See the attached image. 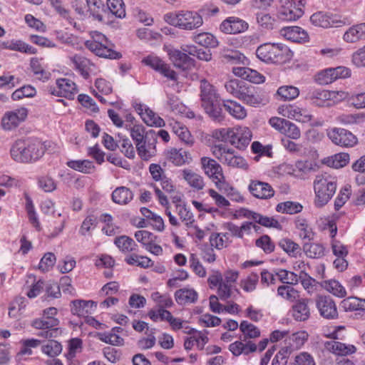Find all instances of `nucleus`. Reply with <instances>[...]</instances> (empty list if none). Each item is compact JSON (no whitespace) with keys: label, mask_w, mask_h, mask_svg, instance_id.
<instances>
[{"label":"nucleus","mask_w":365,"mask_h":365,"mask_svg":"<svg viewBox=\"0 0 365 365\" xmlns=\"http://www.w3.org/2000/svg\"><path fill=\"white\" fill-rule=\"evenodd\" d=\"M246 86V83L237 79H231L225 84L226 91L238 99L241 96L242 91L245 90Z\"/></svg>","instance_id":"41"},{"label":"nucleus","mask_w":365,"mask_h":365,"mask_svg":"<svg viewBox=\"0 0 365 365\" xmlns=\"http://www.w3.org/2000/svg\"><path fill=\"white\" fill-rule=\"evenodd\" d=\"M302 208V205L299 202L287 201L279 203L277 205L276 210L279 212L293 215L300 212Z\"/></svg>","instance_id":"49"},{"label":"nucleus","mask_w":365,"mask_h":365,"mask_svg":"<svg viewBox=\"0 0 365 365\" xmlns=\"http://www.w3.org/2000/svg\"><path fill=\"white\" fill-rule=\"evenodd\" d=\"M45 147L37 140H18L11 148V156L18 163L36 161L43 156Z\"/></svg>","instance_id":"1"},{"label":"nucleus","mask_w":365,"mask_h":365,"mask_svg":"<svg viewBox=\"0 0 365 365\" xmlns=\"http://www.w3.org/2000/svg\"><path fill=\"white\" fill-rule=\"evenodd\" d=\"M200 165L205 175L212 182L218 180L220 177L222 178V175H224L222 168L215 159L210 157H202Z\"/></svg>","instance_id":"16"},{"label":"nucleus","mask_w":365,"mask_h":365,"mask_svg":"<svg viewBox=\"0 0 365 365\" xmlns=\"http://www.w3.org/2000/svg\"><path fill=\"white\" fill-rule=\"evenodd\" d=\"M281 36L297 43H305L309 40L307 32L299 26H285L280 30Z\"/></svg>","instance_id":"18"},{"label":"nucleus","mask_w":365,"mask_h":365,"mask_svg":"<svg viewBox=\"0 0 365 365\" xmlns=\"http://www.w3.org/2000/svg\"><path fill=\"white\" fill-rule=\"evenodd\" d=\"M328 350L337 355H348L356 351V348L354 345L346 344L339 341H329L326 344Z\"/></svg>","instance_id":"32"},{"label":"nucleus","mask_w":365,"mask_h":365,"mask_svg":"<svg viewBox=\"0 0 365 365\" xmlns=\"http://www.w3.org/2000/svg\"><path fill=\"white\" fill-rule=\"evenodd\" d=\"M278 111L284 117L304 123L309 122L312 118V115L307 109L300 108L295 104L281 106Z\"/></svg>","instance_id":"10"},{"label":"nucleus","mask_w":365,"mask_h":365,"mask_svg":"<svg viewBox=\"0 0 365 365\" xmlns=\"http://www.w3.org/2000/svg\"><path fill=\"white\" fill-rule=\"evenodd\" d=\"M169 56L176 68L187 70L194 66L195 61L183 51L172 50L169 52Z\"/></svg>","instance_id":"20"},{"label":"nucleus","mask_w":365,"mask_h":365,"mask_svg":"<svg viewBox=\"0 0 365 365\" xmlns=\"http://www.w3.org/2000/svg\"><path fill=\"white\" fill-rule=\"evenodd\" d=\"M77 93L76 83L68 78L56 80V87L51 89V93L57 96L73 99Z\"/></svg>","instance_id":"15"},{"label":"nucleus","mask_w":365,"mask_h":365,"mask_svg":"<svg viewBox=\"0 0 365 365\" xmlns=\"http://www.w3.org/2000/svg\"><path fill=\"white\" fill-rule=\"evenodd\" d=\"M67 165L75 170L84 173H90L95 168L93 162L88 160H70L67 163Z\"/></svg>","instance_id":"50"},{"label":"nucleus","mask_w":365,"mask_h":365,"mask_svg":"<svg viewBox=\"0 0 365 365\" xmlns=\"http://www.w3.org/2000/svg\"><path fill=\"white\" fill-rule=\"evenodd\" d=\"M336 93L334 91H329L327 90H314L309 93V98L312 103L317 106L322 107L329 106L327 101L335 97Z\"/></svg>","instance_id":"27"},{"label":"nucleus","mask_w":365,"mask_h":365,"mask_svg":"<svg viewBox=\"0 0 365 365\" xmlns=\"http://www.w3.org/2000/svg\"><path fill=\"white\" fill-rule=\"evenodd\" d=\"M176 211L180 219L187 227H190L195 222L192 213L185 206L180 204L176 205Z\"/></svg>","instance_id":"59"},{"label":"nucleus","mask_w":365,"mask_h":365,"mask_svg":"<svg viewBox=\"0 0 365 365\" xmlns=\"http://www.w3.org/2000/svg\"><path fill=\"white\" fill-rule=\"evenodd\" d=\"M173 131L178 138L185 143L192 145L193 143V138L191 136L190 131L187 128L178 122H175L173 125Z\"/></svg>","instance_id":"53"},{"label":"nucleus","mask_w":365,"mask_h":365,"mask_svg":"<svg viewBox=\"0 0 365 365\" xmlns=\"http://www.w3.org/2000/svg\"><path fill=\"white\" fill-rule=\"evenodd\" d=\"M215 137L224 142H229L240 150L245 149L252 139V132L247 127L222 128L215 133Z\"/></svg>","instance_id":"6"},{"label":"nucleus","mask_w":365,"mask_h":365,"mask_svg":"<svg viewBox=\"0 0 365 365\" xmlns=\"http://www.w3.org/2000/svg\"><path fill=\"white\" fill-rule=\"evenodd\" d=\"M98 338L101 341L113 346H122L124 342V340L122 337H120L118 334L111 331L98 333Z\"/></svg>","instance_id":"56"},{"label":"nucleus","mask_w":365,"mask_h":365,"mask_svg":"<svg viewBox=\"0 0 365 365\" xmlns=\"http://www.w3.org/2000/svg\"><path fill=\"white\" fill-rule=\"evenodd\" d=\"M248 190L255 197L259 199H269L274 195V190L269 183L257 180H250Z\"/></svg>","instance_id":"17"},{"label":"nucleus","mask_w":365,"mask_h":365,"mask_svg":"<svg viewBox=\"0 0 365 365\" xmlns=\"http://www.w3.org/2000/svg\"><path fill=\"white\" fill-rule=\"evenodd\" d=\"M299 90L294 86H282L277 91L276 95L283 101H292L298 97Z\"/></svg>","instance_id":"45"},{"label":"nucleus","mask_w":365,"mask_h":365,"mask_svg":"<svg viewBox=\"0 0 365 365\" xmlns=\"http://www.w3.org/2000/svg\"><path fill=\"white\" fill-rule=\"evenodd\" d=\"M4 48L11 51H16L29 54H34L36 53V49L35 48L20 40H13L10 42L4 43Z\"/></svg>","instance_id":"43"},{"label":"nucleus","mask_w":365,"mask_h":365,"mask_svg":"<svg viewBox=\"0 0 365 365\" xmlns=\"http://www.w3.org/2000/svg\"><path fill=\"white\" fill-rule=\"evenodd\" d=\"M256 55L266 63H282L290 59L291 51L282 43H267L257 48Z\"/></svg>","instance_id":"5"},{"label":"nucleus","mask_w":365,"mask_h":365,"mask_svg":"<svg viewBox=\"0 0 365 365\" xmlns=\"http://www.w3.org/2000/svg\"><path fill=\"white\" fill-rule=\"evenodd\" d=\"M327 135L332 143L341 147H353L358 142L352 133L344 128H331L327 131Z\"/></svg>","instance_id":"9"},{"label":"nucleus","mask_w":365,"mask_h":365,"mask_svg":"<svg viewBox=\"0 0 365 365\" xmlns=\"http://www.w3.org/2000/svg\"><path fill=\"white\" fill-rule=\"evenodd\" d=\"M167 108L175 115L183 114L186 111V107L180 99L172 94L168 95Z\"/></svg>","instance_id":"52"},{"label":"nucleus","mask_w":365,"mask_h":365,"mask_svg":"<svg viewBox=\"0 0 365 365\" xmlns=\"http://www.w3.org/2000/svg\"><path fill=\"white\" fill-rule=\"evenodd\" d=\"M258 282L259 275L256 272H252L240 280V286L245 292H252L256 289Z\"/></svg>","instance_id":"51"},{"label":"nucleus","mask_w":365,"mask_h":365,"mask_svg":"<svg viewBox=\"0 0 365 365\" xmlns=\"http://www.w3.org/2000/svg\"><path fill=\"white\" fill-rule=\"evenodd\" d=\"M341 307L345 311H355L365 309V299L355 297H349L341 301Z\"/></svg>","instance_id":"44"},{"label":"nucleus","mask_w":365,"mask_h":365,"mask_svg":"<svg viewBox=\"0 0 365 365\" xmlns=\"http://www.w3.org/2000/svg\"><path fill=\"white\" fill-rule=\"evenodd\" d=\"M182 177L195 190H201L205 185L203 177L190 169L182 170Z\"/></svg>","instance_id":"23"},{"label":"nucleus","mask_w":365,"mask_h":365,"mask_svg":"<svg viewBox=\"0 0 365 365\" xmlns=\"http://www.w3.org/2000/svg\"><path fill=\"white\" fill-rule=\"evenodd\" d=\"M277 294L282 298L294 302L299 297V292L291 286L281 285L277 289Z\"/></svg>","instance_id":"58"},{"label":"nucleus","mask_w":365,"mask_h":365,"mask_svg":"<svg viewBox=\"0 0 365 365\" xmlns=\"http://www.w3.org/2000/svg\"><path fill=\"white\" fill-rule=\"evenodd\" d=\"M248 27L247 22L236 16L227 17L220 25V31L227 34L245 32L248 29Z\"/></svg>","instance_id":"14"},{"label":"nucleus","mask_w":365,"mask_h":365,"mask_svg":"<svg viewBox=\"0 0 365 365\" xmlns=\"http://www.w3.org/2000/svg\"><path fill=\"white\" fill-rule=\"evenodd\" d=\"M294 225L299 232L300 238L308 241L314 239V233L306 219L297 217L294 221Z\"/></svg>","instance_id":"35"},{"label":"nucleus","mask_w":365,"mask_h":365,"mask_svg":"<svg viewBox=\"0 0 365 365\" xmlns=\"http://www.w3.org/2000/svg\"><path fill=\"white\" fill-rule=\"evenodd\" d=\"M343 40L349 43H356L365 41V23L350 26L344 34Z\"/></svg>","instance_id":"19"},{"label":"nucleus","mask_w":365,"mask_h":365,"mask_svg":"<svg viewBox=\"0 0 365 365\" xmlns=\"http://www.w3.org/2000/svg\"><path fill=\"white\" fill-rule=\"evenodd\" d=\"M108 9L116 17L122 19L125 16V4L123 0H108Z\"/></svg>","instance_id":"54"},{"label":"nucleus","mask_w":365,"mask_h":365,"mask_svg":"<svg viewBox=\"0 0 365 365\" xmlns=\"http://www.w3.org/2000/svg\"><path fill=\"white\" fill-rule=\"evenodd\" d=\"M292 316L297 321L303 322L309 319L310 309L308 306V299L299 300L292 307Z\"/></svg>","instance_id":"31"},{"label":"nucleus","mask_w":365,"mask_h":365,"mask_svg":"<svg viewBox=\"0 0 365 365\" xmlns=\"http://www.w3.org/2000/svg\"><path fill=\"white\" fill-rule=\"evenodd\" d=\"M219 96L216 93L213 86H212L207 81L202 79L200 81V98L202 104L210 102Z\"/></svg>","instance_id":"38"},{"label":"nucleus","mask_w":365,"mask_h":365,"mask_svg":"<svg viewBox=\"0 0 365 365\" xmlns=\"http://www.w3.org/2000/svg\"><path fill=\"white\" fill-rule=\"evenodd\" d=\"M202 106L209 116L214 120L220 122L224 119L222 108L223 103H221L219 98L211 101L210 102L203 103L202 104Z\"/></svg>","instance_id":"24"},{"label":"nucleus","mask_w":365,"mask_h":365,"mask_svg":"<svg viewBox=\"0 0 365 365\" xmlns=\"http://www.w3.org/2000/svg\"><path fill=\"white\" fill-rule=\"evenodd\" d=\"M192 39L195 43L206 48H216L219 43L216 37L208 32L193 35Z\"/></svg>","instance_id":"36"},{"label":"nucleus","mask_w":365,"mask_h":365,"mask_svg":"<svg viewBox=\"0 0 365 365\" xmlns=\"http://www.w3.org/2000/svg\"><path fill=\"white\" fill-rule=\"evenodd\" d=\"M115 244L123 252H130L135 251L138 247L135 241L125 235L115 238Z\"/></svg>","instance_id":"47"},{"label":"nucleus","mask_w":365,"mask_h":365,"mask_svg":"<svg viewBox=\"0 0 365 365\" xmlns=\"http://www.w3.org/2000/svg\"><path fill=\"white\" fill-rule=\"evenodd\" d=\"M279 246L291 257H297L301 252L300 246L288 238L280 240Z\"/></svg>","instance_id":"48"},{"label":"nucleus","mask_w":365,"mask_h":365,"mask_svg":"<svg viewBox=\"0 0 365 365\" xmlns=\"http://www.w3.org/2000/svg\"><path fill=\"white\" fill-rule=\"evenodd\" d=\"M133 198V192L124 186L115 188L112 193L113 201L118 205H127Z\"/></svg>","instance_id":"34"},{"label":"nucleus","mask_w":365,"mask_h":365,"mask_svg":"<svg viewBox=\"0 0 365 365\" xmlns=\"http://www.w3.org/2000/svg\"><path fill=\"white\" fill-rule=\"evenodd\" d=\"M240 329L244 335L243 341H246L247 338H257L260 335L259 329L254 324L249 323L247 321H242L241 322Z\"/></svg>","instance_id":"55"},{"label":"nucleus","mask_w":365,"mask_h":365,"mask_svg":"<svg viewBox=\"0 0 365 365\" xmlns=\"http://www.w3.org/2000/svg\"><path fill=\"white\" fill-rule=\"evenodd\" d=\"M111 43L102 33L97 31L90 32V39L85 41L84 46L96 56L110 59H119L120 53L110 48Z\"/></svg>","instance_id":"4"},{"label":"nucleus","mask_w":365,"mask_h":365,"mask_svg":"<svg viewBox=\"0 0 365 365\" xmlns=\"http://www.w3.org/2000/svg\"><path fill=\"white\" fill-rule=\"evenodd\" d=\"M321 285L327 292L338 297L343 298L346 294L345 288L335 279L323 281Z\"/></svg>","instance_id":"39"},{"label":"nucleus","mask_w":365,"mask_h":365,"mask_svg":"<svg viewBox=\"0 0 365 365\" xmlns=\"http://www.w3.org/2000/svg\"><path fill=\"white\" fill-rule=\"evenodd\" d=\"M314 203L322 207L328 203L336 190V178L327 173L317 175L313 182Z\"/></svg>","instance_id":"2"},{"label":"nucleus","mask_w":365,"mask_h":365,"mask_svg":"<svg viewBox=\"0 0 365 365\" xmlns=\"http://www.w3.org/2000/svg\"><path fill=\"white\" fill-rule=\"evenodd\" d=\"M316 306L322 317L327 319H334L338 317L336 303L331 297L326 295L317 296Z\"/></svg>","instance_id":"11"},{"label":"nucleus","mask_w":365,"mask_h":365,"mask_svg":"<svg viewBox=\"0 0 365 365\" xmlns=\"http://www.w3.org/2000/svg\"><path fill=\"white\" fill-rule=\"evenodd\" d=\"M157 135L155 132L150 131L147 134L145 140L135 147L138 155L143 160H148L156 155Z\"/></svg>","instance_id":"12"},{"label":"nucleus","mask_w":365,"mask_h":365,"mask_svg":"<svg viewBox=\"0 0 365 365\" xmlns=\"http://www.w3.org/2000/svg\"><path fill=\"white\" fill-rule=\"evenodd\" d=\"M164 20L171 26L187 31L197 29L203 24L202 16L190 10L169 12L164 15Z\"/></svg>","instance_id":"3"},{"label":"nucleus","mask_w":365,"mask_h":365,"mask_svg":"<svg viewBox=\"0 0 365 365\" xmlns=\"http://www.w3.org/2000/svg\"><path fill=\"white\" fill-rule=\"evenodd\" d=\"M142 62L150 66L151 68L159 72L171 80L175 81L177 79L176 73L172 70L170 66L165 63L160 58L154 56H148L142 60Z\"/></svg>","instance_id":"13"},{"label":"nucleus","mask_w":365,"mask_h":365,"mask_svg":"<svg viewBox=\"0 0 365 365\" xmlns=\"http://www.w3.org/2000/svg\"><path fill=\"white\" fill-rule=\"evenodd\" d=\"M93 304L92 301L74 300L71 302V313L78 317H86L91 313Z\"/></svg>","instance_id":"37"},{"label":"nucleus","mask_w":365,"mask_h":365,"mask_svg":"<svg viewBox=\"0 0 365 365\" xmlns=\"http://www.w3.org/2000/svg\"><path fill=\"white\" fill-rule=\"evenodd\" d=\"M175 297L178 304L184 305L195 303L197 299V293L193 289L184 288L177 290Z\"/></svg>","instance_id":"33"},{"label":"nucleus","mask_w":365,"mask_h":365,"mask_svg":"<svg viewBox=\"0 0 365 365\" xmlns=\"http://www.w3.org/2000/svg\"><path fill=\"white\" fill-rule=\"evenodd\" d=\"M303 14V11L297 8L291 2H288L283 6L279 11L278 16L282 21H295L300 18Z\"/></svg>","instance_id":"28"},{"label":"nucleus","mask_w":365,"mask_h":365,"mask_svg":"<svg viewBox=\"0 0 365 365\" xmlns=\"http://www.w3.org/2000/svg\"><path fill=\"white\" fill-rule=\"evenodd\" d=\"M143 119L146 124L150 126L162 127L165 125V122L163 118L156 115L151 110H146L143 114Z\"/></svg>","instance_id":"63"},{"label":"nucleus","mask_w":365,"mask_h":365,"mask_svg":"<svg viewBox=\"0 0 365 365\" xmlns=\"http://www.w3.org/2000/svg\"><path fill=\"white\" fill-rule=\"evenodd\" d=\"M279 279L284 284H297L299 278L297 274L292 272L287 271L286 269H280L276 273Z\"/></svg>","instance_id":"64"},{"label":"nucleus","mask_w":365,"mask_h":365,"mask_svg":"<svg viewBox=\"0 0 365 365\" xmlns=\"http://www.w3.org/2000/svg\"><path fill=\"white\" fill-rule=\"evenodd\" d=\"M28 114L29 110L24 106L6 111L1 118V128L4 130L16 129L21 123L26 120Z\"/></svg>","instance_id":"8"},{"label":"nucleus","mask_w":365,"mask_h":365,"mask_svg":"<svg viewBox=\"0 0 365 365\" xmlns=\"http://www.w3.org/2000/svg\"><path fill=\"white\" fill-rule=\"evenodd\" d=\"M70 59L73 63L75 68L81 73V75L84 78H88L90 76L89 73L91 67L93 66L90 60L78 54L71 57Z\"/></svg>","instance_id":"30"},{"label":"nucleus","mask_w":365,"mask_h":365,"mask_svg":"<svg viewBox=\"0 0 365 365\" xmlns=\"http://www.w3.org/2000/svg\"><path fill=\"white\" fill-rule=\"evenodd\" d=\"M247 105L250 106L257 107L263 104V98L260 96L259 93L252 86L245 87V90L242 91L241 96L239 98Z\"/></svg>","instance_id":"25"},{"label":"nucleus","mask_w":365,"mask_h":365,"mask_svg":"<svg viewBox=\"0 0 365 365\" xmlns=\"http://www.w3.org/2000/svg\"><path fill=\"white\" fill-rule=\"evenodd\" d=\"M232 73L238 77L254 83H261L264 81V77L255 70L247 67H233Z\"/></svg>","instance_id":"22"},{"label":"nucleus","mask_w":365,"mask_h":365,"mask_svg":"<svg viewBox=\"0 0 365 365\" xmlns=\"http://www.w3.org/2000/svg\"><path fill=\"white\" fill-rule=\"evenodd\" d=\"M304 250L310 258H319L324 254V247L318 243L306 244L304 245Z\"/></svg>","instance_id":"60"},{"label":"nucleus","mask_w":365,"mask_h":365,"mask_svg":"<svg viewBox=\"0 0 365 365\" xmlns=\"http://www.w3.org/2000/svg\"><path fill=\"white\" fill-rule=\"evenodd\" d=\"M223 107L235 118L245 119L247 117V110L240 103L232 100L223 101Z\"/></svg>","instance_id":"29"},{"label":"nucleus","mask_w":365,"mask_h":365,"mask_svg":"<svg viewBox=\"0 0 365 365\" xmlns=\"http://www.w3.org/2000/svg\"><path fill=\"white\" fill-rule=\"evenodd\" d=\"M59 321L55 317H43L33 320L31 326L37 329H46L56 327Z\"/></svg>","instance_id":"46"},{"label":"nucleus","mask_w":365,"mask_h":365,"mask_svg":"<svg viewBox=\"0 0 365 365\" xmlns=\"http://www.w3.org/2000/svg\"><path fill=\"white\" fill-rule=\"evenodd\" d=\"M31 68L34 74L40 80H47L50 77V73L46 71L37 58H32L31 61Z\"/></svg>","instance_id":"62"},{"label":"nucleus","mask_w":365,"mask_h":365,"mask_svg":"<svg viewBox=\"0 0 365 365\" xmlns=\"http://www.w3.org/2000/svg\"><path fill=\"white\" fill-rule=\"evenodd\" d=\"M310 21L313 25L322 28L333 26L334 24V21L332 18L322 11L312 14L310 17Z\"/></svg>","instance_id":"42"},{"label":"nucleus","mask_w":365,"mask_h":365,"mask_svg":"<svg viewBox=\"0 0 365 365\" xmlns=\"http://www.w3.org/2000/svg\"><path fill=\"white\" fill-rule=\"evenodd\" d=\"M148 133L142 125H134L130 128V136L135 143V147L145 140Z\"/></svg>","instance_id":"61"},{"label":"nucleus","mask_w":365,"mask_h":365,"mask_svg":"<svg viewBox=\"0 0 365 365\" xmlns=\"http://www.w3.org/2000/svg\"><path fill=\"white\" fill-rule=\"evenodd\" d=\"M212 155L222 164L229 167L247 170L248 165L246 160L237 155L234 150L224 144H217L212 147Z\"/></svg>","instance_id":"7"},{"label":"nucleus","mask_w":365,"mask_h":365,"mask_svg":"<svg viewBox=\"0 0 365 365\" xmlns=\"http://www.w3.org/2000/svg\"><path fill=\"white\" fill-rule=\"evenodd\" d=\"M167 159L177 166L189 163L192 160L191 155L188 151L180 148H170L166 152Z\"/></svg>","instance_id":"21"},{"label":"nucleus","mask_w":365,"mask_h":365,"mask_svg":"<svg viewBox=\"0 0 365 365\" xmlns=\"http://www.w3.org/2000/svg\"><path fill=\"white\" fill-rule=\"evenodd\" d=\"M88 13L94 19L103 21L102 12L104 11V4L102 0H86Z\"/></svg>","instance_id":"40"},{"label":"nucleus","mask_w":365,"mask_h":365,"mask_svg":"<svg viewBox=\"0 0 365 365\" xmlns=\"http://www.w3.org/2000/svg\"><path fill=\"white\" fill-rule=\"evenodd\" d=\"M241 341H237L230 344L229 350L232 352L234 356H238L240 354L248 355L250 353L256 351L257 346L249 341L244 344Z\"/></svg>","instance_id":"26"},{"label":"nucleus","mask_w":365,"mask_h":365,"mask_svg":"<svg viewBox=\"0 0 365 365\" xmlns=\"http://www.w3.org/2000/svg\"><path fill=\"white\" fill-rule=\"evenodd\" d=\"M42 351L51 357L58 356L61 353L62 346L55 340H48L47 343L41 346Z\"/></svg>","instance_id":"57"}]
</instances>
